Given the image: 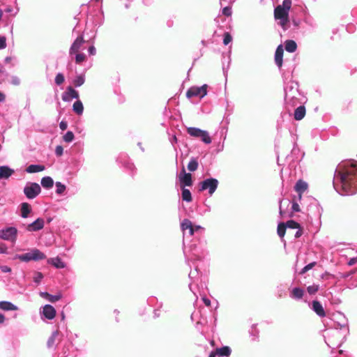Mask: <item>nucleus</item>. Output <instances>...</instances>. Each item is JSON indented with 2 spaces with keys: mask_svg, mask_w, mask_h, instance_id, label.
Instances as JSON below:
<instances>
[{
  "mask_svg": "<svg viewBox=\"0 0 357 357\" xmlns=\"http://www.w3.org/2000/svg\"><path fill=\"white\" fill-rule=\"evenodd\" d=\"M43 275L42 273L36 271L33 278V282L37 284H40L43 279Z\"/></svg>",
  "mask_w": 357,
  "mask_h": 357,
  "instance_id": "49530a36",
  "label": "nucleus"
},
{
  "mask_svg": "<svg viewBox=\"0 0 357 357\" xmlns=\"http://www.w3.org/2000/svg\"><path fill=\"white\" fill-rule=\"evenodd\" d=\"M17 232L18 231L15 227L3 228L0 229V238L15 244L17 238Z\"/></svg>",
  "mask_w": 357,
  "mask_h": 357,
  "instance_id": "1a4fd4ad",
  "label": "nucleus"
},
{
  "mask_svg": "<svg viewBox=\"0 0 357 357\" xmlns=\"http://www.w3.org/2000/svg\"><path fill=\"white\" fill-rule=\"evenodd\" d=\"M59 335V331H54L51 336L48 338L47 342V346L48 348H53L55 347V340Z\"/></svg>",
  "mask_w": 357,
  "mask_h": 357,
  "instance_id": "473e14b6",
  "label": "nucleus"
},
{
  "mask_svg": "<svg viewBox=\"0 0 357 357\" xmlns=\"http://www.w3.org/2000/svg\"><path fill=\"white\" fill-rule=\"evenodd\" d=\"M324 337L326 344L333 349L340 347L347 337H344L341 340L337 339L336 335H331V328L326 330Z\"/></svg>",
  "mask_w": 357,
  "mask_h": 357,
  "instance_id": "9d476101",
  "label": "nucleus"
},
{
  "mask_svg": "<svg viewBox=\"0 0 357 357\" xmlns=\"http://www.w3.org/2000/svg\"><path fill=\"white\" fill-rule=\"evenodd\" d=\"M182 199L187 202L192 201L191 192L188 189L185 188H182Z\"/></svg>",
  "mask_w": 357,
  "mask_h": 357,
  "instance_id": "4c0bfd02",
  "label": "nucleus"
},
{
  "mask_svg": "<svg viewBox=\"0 0 357 357\" xmlns=\"http://www.w3.org/2000/svg\"><path fill=\"white\" fill-rule=\"evenodd\" d=\"M179 181L182 188L185 186H191L192 184V176L190 173H186L184 168L180 172L178 176Z\"/></svg>",
  "mask_w": 357,
  "mask_h": 357,
  "instance_id": "dca6fc26",
  "label": "nucleus"
},
{
  "mask_svg": "<svg viewBox=\"0 0 357 357\" xmlns=\"http://www.w3.org/2000/svg\"><path fill=\"white\" fill-rule=\"evenodd\" d=\"M219 181L215 178H208L201 181L199 184V191H208L210 196H212L218 188Z\"/></svg>",
  "mask_w": 357,
  "mask_h": 357,
  "instance_id": "6e6552de",
  "label": "nucleus"
},
{
  "mask_svg": "<svg viewBox=\"0 0 357 357\" xmlns=\"http://www.w3.org/2000/svg\"><path fill=\"white\" fill-rule=\"evenodd\" d=\"M286 229H287V227L284 223L280 222L278 224L277 232H278V236L281 238H283V237L284 236Z\"/></svg>",
  "mask_w": 357,
  "mask_h": 357,
  "instance_id": "ea45409f",
  "label": "nucleus"
},
{
  "mask_svg": "<svg viewBox=\"0 0 357 357\" xmlns=\"http://www.w3.org/2000/svg\"><path fill=\"white\" fill-rule=\"evenodd\" d=\"M88 53L90 56H94L96 54V49L93 45H91L88 48Z\"/></svg>",
  "mask_w": 357,
  "mask_h": 357,
  "instance_id": "680f3d73",
  "label": "nucleus"
},
{
  "mask_svg": "<svg viewBox=\"0 0 357 357\" xmlns=\"http://www.w3.org/2000/svg\"><path fill=\"white\" fill-rule=\"evenodd\" d=\"M63 148L62 147V146H61V145L56 146V149H55V154L57 156H61L63 155Z\"/></svg>",
  "mask_w": 357,
  "mask_h": 357,
  "instance_id": "4d7b16f0",
  "label": "nucleus"
},
{
  "mask_svg": "<svg viewBox=\"0 0 357 357\" xmlns=\"http://www.w3.org/2000/svg\"><path fill=\"white\" fill-rule=\"evenodd\" d=\"M284 50L282 45L278 46L275 52V63L279 69L282 66Z\"/></svg>",
  "mask_w": 357,
  "mask_h": 357,
  "instance_id": "6ab92c4d",
  "label": "nucleus"
},
{
  "mask_svg": "<svg viewBox=\"0 0 357 357\" xmlns=\"http://www.w3.org/2000/svg\"><path fill=\"white\" fill-rule=\"evenodd\" d=\"M74 54L75 55V63L77 64H80L86 60V55L83 53L77 52Z\"/></svg>",
  "mask_w": 357,
  "mask_h": 357,
  "instance_id": "37998d69",
  "label": "nucleus"
},
{
  "mask_svg": "<svg viewBox=\"0 0 357 357\" xmlns=\"http://www.w3.org/2000/svg\"><path fill=\"white\" fill-rule=\"evenodd\" d=\"M284 79V105L288 111L301 103L302 94L298 90V84L296 82L290 80L287 82V79L283 74Z\"/></svg>",
  "mask_w": 357,
  "mask_h": 357,
  "instance_id": "7ed1b4c3",
  "label": "nucleus"
},
{
  "mask_svg": "<svg viewBox=\"0 0 357 357\" xmlns=\"http://www.w3.org/2000/svg\"><path fill=\"white\" fill-rule=\"evenodd\" d=\"M23 192L27 199H33L40 193L41 188L37 183L27 182Z\"/></svg>",
  "mask_w": 357,
  "mask_h": 357,
  "instance_id": "9b49d317",
  "label": "nucleus"
},
{
  "mask_svg": "<svg viewBox=\"0 0 357 357\" xmlns=\"http://www.w3.org/2000/svg\"><path fill=\"white\" fill-rule=\"evenodd\" d=\"M217 354L220 356H228L230 355L231 350L229 347L224 346L220 348H218L217 349Z\"/></svg>",
  "mask_w": 357,
  "mask_h": 357,
  "instance_id": "72a5a7b5",
  "label": "nucleus"
},
{
  "mask_svg": "<svg viewBox=\"0 0 357 357\" xmlns=\"http://www.w3.org/2000/svg\"><path fill=\"white\" fill-rule=\"evenodd\" d=\"M85 43L83 36L80 35L77 37L71 45L69 50V55L73 56L74 54L79 52V50H83L82 46Z\"/></svg>",
  "mask_w": 357,
  "mask_h": 357,
  "instance_id": "ddd939ff",
  "label": "nucleus"
},
{
  "mask_svg": "<svg viewBox=\"0 0 357 357\" xmlns=\"http://www.w3.org/2000/svg\"><path fill=\"white\" fill-rule=\"evenodd\" d=\"M347 287L349 288V289H353V288H355L357 287V280H356L355 281H354L353 282L351 283H349L347 284Z\"/></svg>",
  "mask_w": 357,
  "mask_h": 357,
  "instance_id": "774afa93",
  "label": "nucleus"
},
{
  "mask_svg": "<svg viewBox=\"0 0 357 357\" xmlns=\"http://www.w3.org/2000/svg\"><path fill=\"white\" fill-rule=\"evenodd\" d=\"M315 265H316L315 261L308 264L307 265H306L301 269V271H300V274L303 275V274L305 273L307 271L312 269Z\"/></svg>",
  "mask_w": 357,
  "mask_h": 357,
  "instance_id": "09e8293b",
  "label": "nucleus"
},
{
  "mask_svg": "<svg viewBox=\"0 0 357 357\" xmlns=\"http://www.w3.org/2000/svg\"><path fill=\"white\" fill-rule=\"evenodd\" d=\"M8 77V73L6 68L0 64V84L4 82Z\"/></svg>",
  "mask_w": 357,
  "mask_h": 357,
  "instance_id": "58836bf2",
  "label": "nucleus"
},
{
  "mask_svg": "<svg viewBox=\"0 0 357 357\" xmlns=\"http://www.w3.org/2000/svg\"><path fill=\"white\" fill-rule=\"evenodd\" d=\"M10 84L14 86H18L20 84V79L15 75H13L10 78Z\"/></svg>",
  "mask_w": 357,
  "mask_h": 357,
  "instance_id": "864d4df0",
  "label": "nucleus"
},
{
  "mask_svg": "<svg viewBox=\"0 0 357 357\" xmlns=\"http://www.w3.org/2000/svg\"><path fill=\"white\" fill-rule=\"evenodd\" d=\"M319 288V285L314 284L312 285L307 287V291L310 295H312V294H316L318 291Z\"/></svg>",
  "mask_w": 357,
  "mask_h": 357,
  "instance_id": "de8ad7c7",
  "label": "nucleus"
},
{
  "mask_svg": "<svg viewBox=\"0 0 357 357\" xmlns=\"http://www.w3.org/2000/svg\"><path fill=\"white\" fill-rule=\"evenodd\" d=\"M291 6V0H283L282 5L278 6L274 10L276 20H280V24L284 29L288 22L289 11Z\"/></svg>",
  "mask_w": 357,
  "mask_h": 357,
  "instance_id": "423d86ee",
  "label": "nucleus"
},
{
  "mask_svg": "<svg viewBox=\"0 0 357 357\" xmlns=\"http://www.w3.org/2000/svg\"><path fill=\"white\" fill-rule=\"evenodd\" d=\"M45 169V166L42 165H30L26 167V172L29 174H33L43 172Z\"/></svg>",
  "mask_w": 357,
  "mask_h": 357,
  "instance_id": "bb28decb",
  "label": "nucleus"
},
{
  "mask_svg": "<svg viewBox=\"0 0 357 357\" xmlns=\"http://www.w3.org/2000/svg\"><path fill=\"white\" fill-rule=\"evenodd\" d=\"M65 81V77L63 73H58L54 78V82L57 86H60Z\"/></svg>",
  "mask_w": 357,
  "mask_h": 357,
  "instance_id": "79ce46f5",
  "label": "nucleus"
},
{
  "mask_svg": "<svg viewBox=\"0 0 357 357\" xmlns=\"http://www.w3.org/2000/svg\"><path fill=\"white\" fill-rule=\"evenodd\" d=\"M42 314L46 319L52 320L56 316V310L52 305L47 304L43 307Z\"/></svg>",
  "mask_w": 357,
  "mask_h": 357,
  "instance_id": "a211bd4d",
  "label": "nucleus"
},
{
  "mask_svg": "<svg viewBox=\"0 0 357 357\" xmlns=\"http://www.w3.org/2000/svg\"><path fill=\"white\" fill-rule=\"evenodd\" d=\"M0 270L3 273H10L11 268L8 266H0Z\"/></svg>",
  "mask_w": 357,
  "mask_h": 357,
  "instance_id": "e2e57ef3",
  "label": "nucleus"
},
{
  "mask_svg": "<svg viewBox=\"0 0 357 357\" xmlns=\"http://www.w3.org/2000/svg\"><path fill=\"white\" fill-rule=\"evenodd\" d=\"M334 324L331 328V335H336L337 339H342L349 334V329L348 320L342 312H337L333 314Z\"/></svg>",
  "mask_w": 357,
  "mask_h": 357,
  "instance_id": "20e7f679",
  "label": "nucleus"
},
{
  "mask_svg": "<svg viewBox=\"0 0 357 357\" xmlns=\"http://www.w3.org/2000/svg\"><path fill=\"white\" fill-rule=\"evenodd\" d=\"M332 357H350L346 351L343 350H339L337 351V354L335 356H333Z\"/></svg>",
  "mask_w": 357,
  "mask_h": 357,
  "instance_id": "13d9d810",
  "label": "nucleus"
},
{
  "mask_svg": "<svg viewBox=\"0 0 357 357\" xmlns=\"http://www.w3.org/2000/svg\"><path fill=\"white\" fill-rule=\"evenodd\" d=\"M14 259H20L23 262H29L31 261H40L46 259V255L37 248L31 250L30 252L22 254L15 255Z\"/></svg>",
  "mask_w": 357,
  "mask_h": 357,
  "instance_id": "0eeeda50",
  "label": "nucleus"
},
{
  "mask_svg": "<svg viewBox=\"0 0 357 357\" xmlns=\"http://www.w3.org/2000/svg\"><path fill=\"white\" fill-rule=\"evenodd\" d=\"M198 138H199L202 140V142H203L206 144H209L212 142L209 133L206 130H203L202 133L199 135Z\"/></svg>",
  "mask_w": 357,
  "mask_h": 357,
  "instance_id": "f704fd0d",
  "label": "nucleus"
},
{
  "mask_svg": "<svg viewBox=\"0 0 357 357\" xmlns=\"http://www.w3.org/2000/svg\"><path fill=\"white\" fill-rule=\"evenodd\" d=\"M222 13L225 16L229 17L232 14L231 8L230 6H226L222 8Z\"/></svg>",
  "mask_w": 357,
  "mask_h": 357,
  "instance_id": "3c124183",
  "label": "nucleus"
},
{
  "mask_svg": "<svg viewBox=\"0 0 357 357\" xmlns=\"http://www.w3.org/2000/svg\"><path fill=\"white\" fill-rule=\"evenodd\" d=\"M203 130L196 127H188L187 128V132L189 135L193 137L198 138L199 135L202 133Z\"/></svg>",
  "mask_w": 357,
  "mask_h": 357,
  "instance_id": "2f4dec72",
  "label": "nucleus"
},
{
  "mask_svg": "<svg viewBox=\"0 0 357 357\" xmlns=\"http://www.w3.org/2000/svg\"><path fill=\"white\" fill-rule=\"evenodd\" d=\"M284 48L287 52L293 53L297 49V44L293 40H287L284 43Z\"/></svg>",
  "mask_w": 357,
  "mask_h": 357,
  "instance_id": "c85d7f7f",
  "label": "nucleus"
},
{
  "mask_svg": "<svg viewBox=\"0 0 357 357\" xmlns=\"http://www.w3.org/2000/svg\"><path fill=\"white\" fill-rule=\"evenodd\" d=\"M207 94V85L204 84L201 86H192L186 92V96L188 98L192 97H198L203 98Z\"/></svg>",
  "mask_w": 357,
  "mask_h": 357,
  "instance_id": "f8f14e48",
  "label": "nucleus"
},
{
  "mask_svg": "<svg viewBox=\"0 0 357 357\" xmlns=\"http://www.w3.org/2000/svg\"><path fill=\"white\" fill-rule=\"evenodd\" d=\"M307 183L303 181L298 180L295 185V190L298 193L299 199H301V195L307 189Z\"/></svg>",
  "mask_w": 357,
  "mask_h": 357,
  "instance_id": "4be33fe9",
  "label": "nucleus"
},
{
  "mask_svg": "<svg viewBox=\"0 0 357 357\" xmlns=\"http://www.w3.org/2000/svg\"><path fill=\"white\" fill-rule=\"evenodd\" d=\"M68 127L67 123L66 121H61L59 123V128L61 130H65Z\"/></svg>",
  "mask_w": 357,
  "mask_h": 357,
  "instance_id": "338daca9",
  "label": "nucleus"
},
{
  "mask_svg": "<svg viewBox=\"0 0 357 357\" xmlns=\"http://www.w3.org/2000/svg\"><path fill=\"white\" fill-rule=\"evenodd\" d=\"M40 183L43 188L50 189L54 185V181L50 176H44L42 178Z\"/></svg>",
  "mask_w": 357,
  "mask_h": 357,
  "instance_id": "7c9ffc66",
  "label": "nucleus"
},
{
  "mask_svg": "<svg viewBox=\"0 0 357 357\" xmlns=\"http://www.w3.org/2000/svg\"><path fill=\"white\" fill-rule=\"evenodd\" d=\"M291 210L293 212H299L301 211L299 204L294 202L291 205Z\"/></svg>",
  "mask_w": 357,
  "mask_h": 357,
  "instance_id": "052dcab7",
  "label": "nucleus"
},
{
  "mask_svg": "<svg viewBox=\"0 0 357 357\" xmlns=\"http://www.w3.org/2000/svg\"><path fill=\"white\" fill-rule=\"evenodd\" d=\"M206 241H200V246L192 244L190 246L191 255L190 260L194 268L188 275L190 282L188 284L190 290L198 298V294L202 296L204 289L206 288L205 278L208 273V262L205 259L207 251L205 248Z\"/></svg>",
  "mask_w": 357,
  "mask_h": 357,
  "instance_id": "f257e3e1",
  "label": "nucleus"
},
{
  "mask_svg": "<svg viewBox=\"0 0 357 357\" xmlns=\"http://www.w3.org/2000/svg\"><path fill=\"white\" fill-rule=\"evenodd\" d=\"M74 138H75V136L72 131H67L63 137V141L67 143H70V142H73Z\"/></svg>",
  "mask_w": 357,
  "mask_h": 357,
  "instance_id": "c03bdc74",
  "label": "nucleus"
},
{
  "mask_svg": "<svg viewBox=\"0 0 357 357\" xmlns=\"http://www.w3.org/2000/svg\"><path fill=\"white\" fill-rule=\"evenodd\" d=\"M40 296L50 303H56L62 298L61 293H58L55 295H52L48 292L41 291L40 292Z\"/></svg>",
  "mask_w": 357,
  "mask_h": 357,
  "instance_id": "aec40b11",
  "label": "nucleus"
},
{
  "mask_svg": "<svg viewBox=\"0 0 357 357\" xmlns=\"http://www.w3.org/2000/svg\"><path fill=\"white\" fill-rule=\"evenodd\" d=\"M309 307L319 317H324L326 316L325 310L319 301H313L311 303H309Z\"/></svg>",
  "mask_w": 357,
  "mask_h": 357,
  "instance_id": "f3484780",
  "label": "nucleus"
},
{
  "mask_svg": "<svg viewBox=\"0 0 357 357\" xmlns=\"http://www.w3.org/2000/svg\"><path fill=\"white\" fill-rule=\"evenodd\" d=\"M181 229L184 236L187 235L189 236H195L199 238L204 237L205 228L200 225H193L189 219L185 218L181 222Z\"/></svg>",
  "mask_w": 357,
  "mask_h": 357,
  "instance_id": "39448f33",
  "label": "nucleus"
},
{
  "mask_svg": "<svg viewBox=\"0 0 357 357\" xmlns=\"http://www.w3.org/2000/svg\"><path fill=\"white\" fill-rule=\"evenodd\" d=\"M285 225L287 229H297L298 228H299L301 227L298 222H296V221L292 220L287 221L286 222Z\"/></svg>",
  "mask_w": 357,
  "mask_h": 357,
  "instance_id": "a18cd8bd",
  "label": "nucleus"
},
{
  "mask_svg": "<svg viewBox=\"0 0 357 357\" xmlns=\"http://www.w3.org/2000/svg\"><path fill=\"white\" fill-rule=\"evenodd\" d=\"M305 107L303 105L298 106L294 111V116L297 121L303 119L305 115Z\"/></svg>",
  "mask_w": 357,
  "mask_h": 357,
  "instance_id": "a878e982",
  "label": "nucleus"
},
{
  "mask_svg": "<svg viewBox=\"0 0 357 357\" xmlns=\"http://www.w3.org/2000/svg\"><path fill=\"white\" fill-rule=\"evenodd\" d=\"M47 263L51 264L56 268H64L66 267V263L63 262L61 259L59 257L50 258L47 259Z\"/></svg>",
  "mask_w": 357,
  "mask_h": 357,
  "instance_id": "412c9836",
  "label": "nucleus"
},
{
  "mask_svg": "<svg viewBox=\"0 0 357 357\" xmlns=\"http://www.w3.org/2000/svg\"><path fill=\"white\" fill-rule=\"evenodd\" d=\"M6 38L4 36H0V50H3L6 47Z\"/></svg>",
  "mask_w": 357,
  "mask_h": 357,
  "instance_id": "5fc2aeb1",
  "label": "nucleus"
},
{
  "mask_svg": "<svg viewBox=\"0 0 357 357\" xmlns=\"http://www.w3.org/2000/svg\"><path fill=\"white\" fill-rule=\"evenodd\" d=\"M299 151V149L297 146H294L291 150V155H287V158L293 161L294 160V158H293V155H296Z\"/></svg>",
  "mask_w": 357,
  "mask_h": 357,
  "instance_id": "603ef678",
  "label": "nucleus"
},
{
  "mask_svg": "<svg viewBox=\"0 0 357 357\" xmlns=\"http://www.w3.org/2000/svg\"><path fill=\"white\" fill-rule=\"evenodd\" d=\"M198 161L195 158H191L188 164V169L190 172H195L198 168Z\"/></svg>",
  "mask_w": 357,
  "mask_h": 357,
  "instance_id": "c9c22d12",
  "label": "nucleus"
},
{
  "mask_svg": "<svg viewBox=\"0 0 357 357\" xmlns=\"http://www.w3.org/2000/svg\"><path fill=\"white\" fill-rule=\"evenodd\" d=\"M21 217L23 218H26L29 216V214L31 211V208L29 204L26 202H23L21 204Z\"/></svg>",
  "mask_w": 357,
  "mask_h": 357,
  "instance_id": "cd10ccee",
  "label": "nucleus"
},
{
  "mask_svg": "<svg viewBox=\"0 0 357 357\" xmlns=\"http://www.w3.org/2000/svg\"><path fill=\"white\" fill-rule=\"evenodd\" d=\"M302 234V229L301 227H300L299 228L297 229L296 233L294 235L296 238H298L301 236Z\"/></svg>",
  "mask_w": 357,
  "mask_h": 357,
  "instance_id": "69168bd1",
  "label": "nucleus"
},
{
  "mask_svg": "<svg viewBox=\"0 0 357 357\" xmlns=\"http://www.w3.org/2000/svg\"><path fill=\"white\" fill-rule=\"evenodd\" d=\"M357 263V256L356 257H352L351 258L348 262H347V264L348 266H351L353 265H354L355 264Z\"/></svg>",
  "mask_w": 357,
  "mask_h": 357,
  "instance_id": "0e129e2a",
  "label": "nucleus"
},
{
  "mask_svg": "<svg viewBox=\"0 0 357 357\" xmlns=\"http://www.w3.org/2000/svg\"><path fill=\"white\" fill-rule=\"evenodd\" d=\"M55 185H56V193L57 195H62L64 191L66 190V185L64 184H63L61 182H59V181H56L55 183Z\"/></svg>",
  "mask_w": 357,
  "mask_h": 357,
  "instance_id": "a19ab883",
  "label": "nucleus"
},
{
  "mask_svg": "<svg viewBox=\"0 0 357 357\" xmlns=\"http://www.w3.org/2000/svg\"><path fill=\"white\" fill-rule=\"evenodd\" d=\"M123 166L129 169L130 171L132 172L135 169L134 165L130 162L129 160H126L124 163H123Z\"/></svg>",
  "mask_w": 357,
  "mask_h": 357,
  "instance_id": "6e6d98bb",
  "label": "nucleus"
},
{
  "mask_svg": "<svg viewBox=\"0 0 357 357\" xmlns=\"http://www.w3.org/2000/svg\"><path fill=\"white\" fill-rule=\"evenodd\" d=\"M13 173L14 170L8 166L0 167V179L8 178Z\"/></svg>",
  "mask_w": 357,
  "mask_h": 357,
  "instance_id": "393cba45",
  "label": "nucleus"
},
{
  "mask_svg": "<svg viewBox=\"0 0 357 357\" xmlns=\"http://www.w3.org/2000/svg\"><path fill=\"white\" fill-rule=\"evenodd\" d=\"M85 77L83 75H79L73 80V84L75 87H79L84 84Z\"/></svg>",
  "mask_w": 357,
  "mask_h": 357,
  "instance_id": "e433bc0d",
  "label": "nucleus"
},
{
  "mask_svg": "<svg viewBox=\"0 0 357 357\" xmlns=\"http://www.w3.org/2000/svg\"><path fill=\"white\" fill-rule=\"evenodd\" d=\"M304 293L305 291L303 289L300 287H294L291 289L289 296L292 299L298 301L303 297Z\"/></svg>",
  "mask_w": 357,
  "mask_h": 357,
  "instance_id": "5701e85b",
  "label": "nucleus"
},
{
  "mask_svg": "<svg viewBox=\"0 0 357 357\" xmlns=\"http://www.w3.org/2000/svg\"><path fill=\"white\" fill-rule=\"evenodd\" d=\"M258 333L259 332L257 330V328H255V326H252V331L250 332V335H251V336L253 337V338H252L253 340H256V338L257 337Z\"/></svg>",
  "mask_w": 357,
  "mask_h": 357,
  "instance_id": "bf43d9fd",
  "label": "nucleus"
},
{
  "mask_svg": "<svg viewBox=\"0 0 357 357\" xmlns=\"http://www.w3.org/2000/svg\"><path fill=\"white\" fill-rule=\"evenodd\" d=\"M232 40V37L229 33L226 32L223 36V43L225 45H227Z\"/></svg>",
  "mask_w": 357,
  "mask_h": 357,
  "instance_id": "8fccbe9b",
  "label": "nucleus"
},
{
  "mask_svg": "<svg viewBox=\"0 0 357 357\" xmlns=\"http://www.w3.org/2000/svg\"><path fill=\"white\" fill-rule=\"evenodd\" d=\"M333 187L341 195H351L357 192V162L342 161L337 166L333 177Z\"/></svg>",
  "mask_w": 357,
  "mask_h": 357,
  "instance_id": "f03ea898",
  "label": "nucleus"
},
{
  "mask_svg": "<svg viewBox=\"0 0 357 357\" xmlns=\"http://www.w3.org/2000/svg\"><path fill=\"white\" fill-rule=\"evenodd\" d=\"M45 225V221L43 218H38L33 222L27 225L25 229L27 231L33 232L41 230Z\"/></svg>",
  "mask_w": 357,
  "mask_h": 357,
  "instance_id": "2eb2a0df",
  "label": "nucleus"
},
{
  "mask_svg": "<svg viewBox=\"0 0 357 357\" xmlns=\"http://www.w3.org/2000/svg\"><path fill=\"white\" fill-rule=\"evenodd\" d=\"M0 309L4 311H15L18 310V307L10 301H0Z\"/></svg>",
  "mask_w": 357,
  "mask_h": 357,
  "instance_id": "b1692460",
  "label": "nucleus"
},
{
  "mask_svg": "<svg viewBox=\"0 0 357 357\" xmlns=\"http://www.w3.org/2000/svg\"><path fill=\"white\" fill-rule=\"evenodd\" d=\"M73 110L77 115H82L84 112V106L81 100H77L73 105Z\"/></svg>",
  "mask_w": 357,
  "mask_h": 357,
  "instance_id": "c756f323",
  "label": "nucleus"
},
{
  "mask_svg": "<svg viewBox=\"0 0 357 357\" xmlns=\"http://www.w3.org/2000/svg\"><path fill=\"white\" fill-rule=\"evenodd\" d=\"M61 98L64 102H70L73 99L79 98V93L72 86H69L66 88V91L62 93Z\"/></svg>",
  "mask_w": 357,
  "mask_h": 357,
  "instance_id": "4468645a",
  "label": "nucleus"
}]
</instances>
